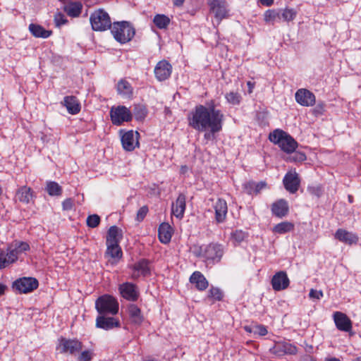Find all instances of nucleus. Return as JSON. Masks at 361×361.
Returning <instances> with one entry per match:
<instances>
[{
  "mask_svg": "<svg viewBox=\"0 0 361 361\" xmlns=\"http://www.w3.org/2000/svg\"><path fill=\"white\" fill-rule=\"evenodd\" d=\"M32 197L33 191L29 187L22 186L16 191V200L24 204H29L32 200Z\"/></svg>",
  "mask_w": 361,
  "mask_h": 361,
  "instance_id": "obj_29",
  "label": "nucleus"
},
{
  "mask_svg": "<svg viewBox=\"0 0 361 361\" xmlns=\"http://www.w3.org/2000/svg\"><path fill=\"white\" fill-rule=\"evenodd\" d=\"M82 344L76 339H67L61 338L59 340L58 349L61 353L75 355L82 350Z\"/></svg>",
  "mask_w": 361,
  "mask_h": 361,
  "instance_id": "obj_10",
  "label": "nucleus"
},
{
  "mask_svg": "<svg viewBox=\"0 0 361 361\" xmlns=\"http://www.w3.org/2000/svg\"><path fill=\"white\" fill-rule=\"evenodd\" d=\"M63 104L66 107L71 114H77L80 111V104L75 96H66L63 99Z\"/></svg>",
  "mask_w": 361,
  "mask_h": 361,
  "instance_id": "obj_27",
  "label": "nucleus"
},
{
  "mask_svg": "<svg viewBox=\"0 0 361 361\" xmlns=\"http://www.w3.org/2000/svg\"><path fill=\"white\" fill-rule=\"evenodd\" d=\"M189 281L192 284H194L195 288L200 291L206 290L209 286V282L207 279L200 271H198L192 274Z\"/></svg>",
  "mask_w": 361,
  "mask_h": 361,
  "instance_id": "obj_23",
  "label": "nucleus"
},
{
  "mask_svg": "<svg viewBox=\"0 0 361 361\" xmlns=\"http://www.w3.org/2000/svg\"><path fill=\"white\" fill-rule=\"evenodd\" d=\"M353 361H361V357H358L355 358V360H353Z\"/></svg>",
  "mask_w": 361,
  "mask_h": 361,
  "instance_id": "obj_64",
  "label": "nucleus"
},
{
  "mask_svg": "<svg viewBox=\"0 0 361 361\" xmlns=\"http://www.w3.org/2000/svg\"><path fill=\"white\" fill-rule=\"evenodd\" d=\"M266 186L267 184L265 182L261 181L257 183L255 182V194H258Z\"/></svg>",
  "mask_w": 361,
  "mask_h": 361,
  "instance_id": "obj_55",
  "label": "nucleus"
},
{
  "mask_svg": "<svg viewBox=\"0 0 361 361\" xmlns=\"http://www.w3.org/2000/svg\"><path fill=\"white\" fill-rule=\"evenodd\" d=\"M260 2L262 5L269 6L272 5L274 3V0H260Z\"/></svg>",
  "mask_w": 361,
  "mask_h": 361,
  "instance_id": "obj_58",
  "label": "nucleus"
},
{
  "mask_svg": "<svg viewBox=\"0 0 361 361\" xmlns=\"http://www.w3.org/2000/svg\"><path fill=\"white\" fill-rule=\"evenodd\" d=\"M223 295L221 290L218 288L212 287L208 293V298H213L216 300H221Z\"/></svg>",
  "mask_w": 361,
  "mask_h": 361,
  "instance_id": "obj_45",
  "label": "nucleus"
},
{
  "mask_svg": "<svg viewBox=\"0 0 361 361\" xmlns=\"http://www.w3.org/2000/svg\"><path fill=\"white\" fill-rule=\"evenodd\" d=\"M186 208V197L184 194L180 193L178 196L175 202L172 203L171 213L176 218L181 219L184 216Z\"/></svg>",
  "mask_w": 361,
  "mask_h": 361,
  "instance_id": "obj_19",
  "label": "nucleus"
},
{
  "mask_svg": "<svg viewBox=\"0 0 361 361\" xmlns=\"http://www.w3.org/2000/svg\"><path fill=\"white\" fill-rule=\"evenodd\" d=\"M247 86L249 87V89H250L249 92H252V89L253 88L254 85L250 81H248Z\"/></svg>",
  "mask_w": 361,
  "mask_h": 361,
  "instance_id": "obj_61",
  "label": "nucleus"
},
{
  "mask_svg": "<svg viewBox=\"0 0 361 361\" xmlns=\"http://www.w3.org/2000/svg\"><path fill=\"white\" fill-rule=\"evenodd\" d=\"M119 292L123 298L129 301H136L139 296L137 286L129 282H126L119 286Z\"/></svg>",
  "mask_w": 361,
  "mask_h": 361,
  "instance_id": "obj_14",
  "label": "nucleus"
},
{
  "mask_svg": "<svg viewBox=\"0 0 361 361\" xmlns=\"http://www.w3.org/2000/svg\"><path fill=\"white\" fill-rule=\"evenodd\" d=\"M117 91L119 94L129 96L132 94V87L126 80H121L117 84Z\"/></svg>",
  "mask_w": 361,
  "mask_h": 361,
  "instance_id": "obj_36",
  "label": "nucleus"
},
{
  "mask_svg": "<svg viewBox=\"0 0 361 361\" xmlns=\"http://www.w3.org/2000/svg\"><path fill=\"white\" fill-rule=\"evenodd\" d=\"M106 257H110L115 261L119 260L123 255L122 250L118 243L116 245H106V251L105 252Z\"/></svg>",
  "mask_w": 361,
  "mask_h": 361,
  "instance_id": "obj_32",
  "label": "nucleus"
},
{
  "mask_svg": "<svg viewBox=\"0 0 361 361\" xmlns=\"http://www.w3.org/2000/svg\"><path fill=\"white\" fill-rule=\"evenodd\" d=\"M267 329L264 325L256 326L254 331L255 334H257L259 336H265L267 334Z\"/></svg>",
  "mask_w": 361,
  "mask_h": 361,
  "instance_id": "obj_53",
  "label": "nucleus"
},
{
  "mask_svg": "<svg viewBox=\"0 0 361 361\" xmlns=\"http://www.w3.org/2000/svg\"><path fill=\"white\" fill-rule=\"evenodd\" d=\"M62 207L63 210H71L73 207V200L71 198H67L62 202Z\"/></svg>",
  "mask_w": 361,
  "mask_h": 361,
  "instance_id": "obj_50",
  "label": "nucleus"
},
{
  "mask_svg": "<svg viewBox=\"0 0 361 361\" xmlns=\"http://www.w3.org/2000/svg\"><path fill=\"white\" fill-rule=\"evenodd\" d=\"M30 249V245L27 242L14 240L8 246L6 252L0 250V269L16 262L20 255Z\"/></svg>",
  "mask_w": 361,
  "mask_h": 361,
  "instance_id": "obj_2",
  "label": "nucleus"
},
{
  "mask_svg": "<svg viewBox=\"0 0 361 361\" xmlns=\"http://www.w3.org/2000/svg\"><path fill=\"white\" fill-rule=\"evenodd\" d=\"M90 20L92 28L94 31H104L111 27L112 23L109 15L102 8L93 12Z\"/></svg>",
  "mask_w": 361,
  "mask_h": 361,
  "instance_id": "obj_6",
  "label": "nucleus"
},
{
  "mask_svg": "<svg viewBox=\"0 0 361 361\" xmlns=\"http://www.w3.org/2000/svg\"><path fill=\"white\" fill-rule=\"evenodd\" d=\"M46 191L50 196H60L62 194L63 189L55 181H48L47 183Z\"/></svg>",
  "mask_w": 361,
  "mask_h": 361,
  "instance_id": "obj_34",
  "label": "nucleus"
},
{
  "mask_svg": "<svg viewBox=\"0 0 361 361\" xmlns=\"http://www.w3.org/2000/svg\"><path fill=\"white\" fill-rule=\"evenodd\" d=\"M170 21V18L164 14H157L153 18V23L159 29H166Z\"/></svg>",
  "mask_w": 361,
  "mask_h": 361,
  "instance_id": "obj_35",
  "label": "nucleus"
},
{
  "mask_svg": "<svg viewBox=\"0 0 361 361\" xmlns=\"http://www.w3.org/2000/svg\"><path fill=\"white\" fill-rule=\"evenodd\" d=\"M123 233L121 229H120L116 226H111L106 235V245H114L120 243V240L122 239Z\"/></svg>",
  "mask_w": 361,
  "mask_h": 361,
  "instance_id": "obj_25",
  "label": "nucleus"
},
{
  "mask_svg": "<svg viewBox=\"0 0 361 361\" xmlns=\"http://www.w3.org/2000/svg\"><path fill=\"white\" fill-rule=\"evenodd\" d=\"M325 361H341V360L336 357H330V358H326L325 360Z\"/></svg>",
  "mask_w": 361,
  "mask_h": 361,
  "instance_id": "obj_62",
  "label": "nucleus"
},
{
  "mask_svg": "<svg viewBox=\"0 0 361 361\" xmlns=\"http://www.w3.org/2000/svg\"><path fill=\"white\" fill-rule=\"evenodd\" d=\"M309 296L311 298L319 300L323 297V293L322 290L311 289L309 293Z\"/></svg>",
  "mask_w": 361,
  "mask_h": 361,
  "instance_id": "obj_54",
  "label": "nucleus"
},
{
  "mask_svg": "<svg viewBox=\"0 0 361 361\" xmlns=\"http://www.w3.org/2000/svg\"><path fill=\"white\" fill-rule=\"evenodd\" d=\"M307 191L317 197H319L323 193L322 188L319 185L308 186Z\"/></svg>",
  "mask_w": 361,
  "mask_h": 361,
  "instance_id": "obj_46",
  "label": "nucleus"
},
{
  "mask_svg": "<svg viewBox=\"0 0 361 361\" xmlns=\"http://www.w3.org/2000/svg\"><path fill=\"white\" fill-rule=\"evenodd\" d=\"M147 109L145 106L141 104H136L134 105L133 109V114L137 121H142L143 120L146 116H147Z\"/></svg>",
  "mask_w": 361,
  "mask_h": 361,
  "instance_id": "obj_40",
  "label": "nucleus"
},
{
  "mask_svg": "<svg viewBox=\"0 0 361 361\" xmlns=\"http://www.w3.org/2000/svg\"><path fill=\"white\" fill-rule=\"evenodd\" d=\"M95 308L99 315H115L118 311V303L116 300L109 295H104L97 299Z\"/></svg>",
  "mask_w": 361,
  "mask_h": 361,
  "instance_id": "obj_5",
  "label": "nucleus"
},
{
  "mask_svg": "<svg viewBox=\"0 0 361 361\" xmlns=\"http://www.w3.org/2000/svg\"><path fill=\"white\" fill-rule=\"evenodd\" d=\"M215 211V221L216 224L224 223L226 220L228 207L226 200L223 199H218L214 204Z\"/></svg>",
  "mask_w": 361,
  "mask_h": 361,
  "instance_id": "obj_21",
  "label": "nucleus"
},
{
  "mask_svg": "<svg viewBox=\"0 0 361 361\" xmlns=\"http://www.w3.org/2000/svg\"><path fill=\"white\" fill-rule=\"evenodd\" d=\"M225 0H209V4L211 10L219 6L220 4H224Z\"/></svg>",
  "mask_w": 361,
  "mask_h": 361,
  "instance_id": "obj_56",
  "label": "nucleus"
},
{
  "mask_svg": "<svg viewBox=\"0 0 361 361\" xmlns=\"http://www.w3.org/2000/svg\"><path fill=\"white\" fill-rule=\"evenodd\" d=\"M271 286L275 291L286 289L290 284L289 279L284 271L276 272L271 279Z\"/></svg>",
  "mask_w": 361,
  "mask_h": 361,
  "instance_id": "obj_16",
  "label": "nucleus"
},
{
  "mask_svg": "<svg viewBox=\"0 0 361 361\" xmlns=\"http://www.w3.org/2000/svg\"><path fill=\"white\" fill-rule=\"evenodd\" d=\"M148 211L149 209L147 206L145 205L140 207L137 212L136 220L139 222L142 221L146 216Z\"/></svg>",
  "mask_w": 361,
  "mask_h": 361,
  "instance_id": "obj_47",
  "label": "nucleus"
},
{
  "mask_svg": "<svg viewBox=\"0 0 361 361\" xmlns=\"http://www.w3.org/2000/svg\"><path fill=\"white\" fill-rule=\"evenodd\" d=\"M54 20L57 26H61V25H63L67 22V20L66 19L65 16L61 13L56 15Z\"/></svg>",
  "mask_w": 361,
  "mask_h": 361,
  "instance_id": "obj_52",
  "label": "nucleus"
},
{
  "mask_svg": "<svg viewBox=\"0 0 361 361\" xmlns=\"http://www.w3.org/2000/svg\"><path fill=\"white\" fill-rule=\"evenodd\" d=\"M100 221L99 215L92 214L87 216L86 222L88 227L94 228L99 225Z\"/></svg>",
  "mask_w": 361,
  "mask_h": 361,
  "instance_id": "obj_43",
  "label": "nucleus"
},
{
  "mask_svg": "<svg viewBox=\"0 0 361 361\" xmlns=\"http://www.w3.org/2000/svg\"><path fill=\"white\" fill-rule=\"evenodd\" d=\"M292 159L294 161H303L306 159V155L304 152H295L294 155L292 157Z\"/></svg>",
  "mask_w": 361,
  "mask_h": 361,
  "instance_id": "obj_51",
  "label": "nucleus"
},
{
  "mask_svg": "<svg viewBox=\"0 0 361 361\" xmlns=\"http://www.w3.org/2000/svg\"><path fill=\"white\" fill-rule=\"evenodd\" d=\"M82 4L80 1H72L64 6L65 12L71 17H78L82 11Z\"/></svg>",
  "mask_w": 361,
  "mask_h": 361,
  "instance_id": "obj_31",
  "label": "nucleus"
},
{
  "mask_svg": "<svg viewBox=\"0 0 361 361\" xmlns=\"http://www.w3.org/2000/svg\"><path fill=\"white\" fill-rule=\"evenodd\" d=\"M224 255V250L221 245L211 243L202 250V257L208 264H215L220 262Z\"/></svg>",
  "mask_w": 361,
  "mask_h": 361,
  "instance_id": "obj_8",
  "label": "nucleus"
},
{
  "mask_svg": "<svg viewBox=\"0 0 361 361\" xmlns=\"http://www.w3.org/2000/svg\"><path fill=\"white\" fill-rule=\"evenodd\" d=\"M295 100L302 106H311L315 104V96L306 89H300L295 92Z\"/></svg>",
  "mask_w": 361,
  "mask_h": 361,
  "instance_id": "obj_18",
  "label": "nucleus"
},
{
  "mask_svg": "<svg viewBox=\"0 0 361 361\" xmlns=\"http://www.w3.org/2000/svg\"><path fill=\"white\" fill-rule=\"evenodd\" d=\"M227 102L233 105L239 104L241 97L238 92H230L225 95Z\"/></svg>",
  "mask_w": 361,
  "mask_h": 361,
  "instance_id": "obj_42",
  "label": "nucleus"
},
{
  "mask_svg": "<svg viewBox=\"0 0 361 361\" xmlns=\"http://www.w3.org/2000/svg\"><path fill=\"white\" fill-rule=\"evenodd\" d=\"M224 121V114L216 109L213 100L206 105L195 106L188 115V126L199 132H205L204 138L207 140L216 138V134L222 130Z\"/></svg>",
  "mask_w": 361,
  "mask_h": 361,
  "instance_id": "obj_1",
  "label": "nucleus"
},
{
  "mask_svg": "<svg viewBox=\"0 0 361 361\" xmlns=\"http://www.w3.org/2000/svg\"><path fill=\"white\" fill-rule=\"evenodd\" d=\"M246 237V233L241 230H236L231 233V239L233 241L240 243Z\"/></svg>",
  "mask_w": 361,
  "mask_h": 361,
  "instance_id": "obj_44",
  "label": "nucleus"
},
{
  "mask_svg": "<svg viewBox=\"0 0 361 361\" xmlns=\"http://www.w3.org/2000/svg\"><path fill=\"white\" fill-rule=\"evenodd\" d=\"M296 16V12L292 8H286L281 11V20L283 19L284 21H291Z\"/></svg>",
  "mask_w": 361,
  "mask_h": 361,
  "instance_id": "obj_41",
  "label": "nucleus"
},
{
  "mask_svg": "<svg viewBox=\"0 0 361 361\" xmlns=\"http://www.w3.org/2000/svg\"><path fill=\"white\" fill-rule=\"evenodd\" d=\"M269 139L287 154L295 152L298 146L297 141L291 135L281 129H276L270 133Z\"/></svg>",
  "mask_w": 361,
  "mask_h": 361,
  "instance_id": "obj_3",
  "label": "nucleus"
},
{
  "mask_svg": "<svg viewBox=\"0 0 361 361\" xmlns=\"http://www.w3.org/2000/svg\"><path fill=\"white\" fill-rule=\"evenodd\" d=\"M245 330L247 332H252V329L249 326H245Z\"/></svg>",
  "mask_w": 361,
  "mask_h": 361,
  "instance_id": "obj_63",
  "label": "nucleus"
},
{
  "mask_svg": "<svg viewBox=\"0 0 361 361\" xmlns=\"http://www.w3.org/2000/svg\"><path fill=\"white\" fill-rule=\"evenodd\" d=\"M264 16L266 22L274 23L281 20V11L268 10L265 12Z\"/></svg>",
  "mask_w": 361,
  "mask_h": 361,
  "instance_id": "obj_39",
  "label": "nucleus"
},
{
  "mask_svg": "<svg viewBox=\"0 0 361 361\" xmlns=\"http://www.w3.org/2000/svg\"><path fill=\"white\" fill-rule=\"evenodd\" d=\"M271 212L277 217L282 218L288 212V205L285 200L281 199L271 205Z\"/></svg>",
  "mask_w": 361,
  "mask_h": 361,
  "instance_id": "obj_26",
  "label": "nucleus"
},
{
  "mask_svg": "<svg viewBox=\"0 0 361 361\" xmlns=\"http://www.w3.org/2000/svg\"><path fill=\"white\" fill-rule=\"evenodd\" d=\"M303 361H316L312 356L306 355L303 358Z\"/></svg>",
  "mask_w": 361,
  "mask_h": 361,
  "instance_id": "obj_59",
  "label": "nucleus"
},
{
  "mask_svg": "<svg viewBox=\"0 0 361 361\" xmlns=\"http://www.w3.org/2000/svg\"><path fill=\"white\" fill-rule=\"evenodd\" d=\"M269 351L276 357H282L284 355H295L298 348L295 345L287 342H276Z\"/></svg>",
  "mask_w": 361,
  "mask_h": 361,
  "instance_id": "obj_11",
  "label": "nucleus"
},
{
  "mask_svg": "<svg viewBox=\"0 0 361 361\" xmlns=\"http://www.w3.org/2000/svg\"><path fill=\"white\" fill-rule=\"evenodd\" d=\"M28 29L31 34L37 38L46 39L52 34L51 30H45L42 25L35 23L30 24Z\"/></svg>",
  "mask_w": 361,
  "mask_h": 361,
  "instance_id": "obj_30",
  "label": "nucleus"
},
{
  "mask_svg": "<svg viewBox=\"0 0 361 361\" xmlns=\"http://www.w3.org/2000/svg\"><path fill=\"white\" fill-rule=\"evenodd\" d=\"M128 314L131 322L135 324H140L143 320L141 314L140 309L134 304H131L128 307Z\"/></svg>",
  "mask_w": 361,
  "mask_h": 361,
  "instance_id": "obj_33",
  "label": "nucleus"
},
{
  "mask_svg": "<svg viewBox=\"0 0 361 361\" xmlns=\"http://www.w3.org/2000/svg\"><path fill=\"white\" fill-rule=\"evenodd\" d=\"M110 117L114 125L121 126L124 122L130 121L133 114L125 106H113L110 110Z\"/></svg>",
  "mask_w": 361,
  "mask_h": 361,
  "instance_id": "obj_7",
  "label": "nucleus"
},
{
  "mask_svg": "<svg viewBox=\"0 0 361 361\" xmlns=\"http://www.w3.org/2000/svg\"><path fill=\"white\" fill-rule=\"evenodd\" d=\"M334 320L338 330L345 332H348L351 330L352 322L344 313L341 312H334Z\"/></svg>",
  "mask_w": 361,
  "mask_h": 361,
  "instance_id": "obj_20",
  "label": "nucleus"
},
{
  "mask_svg": "<svg viewBox=\"0 0 361 361\" xmlns=\"http://www.w3.org/2000/svg\"><path fill=\"white\" fill-rule=\"evenodd\" d=\"M284 188L290 193H295L300 187V180L296 171H288L283 179Z\"/></svg>",
  "mask_w": 361,
  "mask_h": 361,
  "instance_id": "obj_12",
  "label": "nucleus"
},
{
  "mask_svg": "<svg viewBox=\"0 0 361 361\" xmlns=\"http://www.w3.org/2000/svg\"><path fill=\"white\" fill-rule=\"evenodd\" d=\"M120 322L118 320L109 315H98L96 319V327L106 331L111 330L115 327H118Z\"/></svg>",
  "mask_w": 361,
  "mask_h": 361,
  "instance_id": "obj_17",
  "label": "nucleus"
},
{
  "mask_svg": "<svg viewBox=\"0 0 361 361\" xmlns=\"http://www.w3.org/2000/svg\"><path fill=\"white\" fill-rule=\"evenodd\" d=\"M244 191L248 195L255 194V182L248 181L243 185Z\"/></svg>",
  "mask_w": 361,
  "mask_h": 361,
  "instance_id": "obj_48",
  "label": "nucleus"
},
{
  "mask_svg": "<svg viewBox=\"0 0 361 361\" xmlns=\"http://www.w3.org/2000/svg\"><path fill=\"white\" fill-rule=\"evenodd\" d=\"M294 228V225L288 221H283L274 226L273 228V232L279 234H283L289 232Z\"/></svg>",
  "mask_w": 361,
  "mask_h": 361,
  "instance_id": "obj_37",
  "label": "nucleus"
},
{
  "mask_svg": "<svg viewBox=\"0 0 361 361\" xmlns=\"http://www.w3.org/2000/svg\"><path fill=\"white\" fill-rule=\"evenodd\" d=\"M150 273L149 267V262L147 259H141L134 264L133 272L132 274L133 279H135L140 276H146Z\"/></svg>",
  "mask_w": 361,
  "mask_h": 361,
  "instance_id": "obj_24",
  "label": "nucleus"
},
{
  "mask_svg": "<svg viewBox=\"0 0 361 361\" xmlns=\"http://www.w3.org/2000/svg\"><path fill=\"white\" fill-rule=\"evenodd\" d=\"M38 285V281L35 278L23 277L16 280L12 287L19 293H27L37 289Z\"/></svg>",
  "mask_w": 361,
  "mask_h": 361,
  "instance_id": "obj_9",
  "label": "nucleus"
},
{
  "mask_svg": "<svg viewBox=\"0 0 361 361\" xmlns=\"http://www.w3.org/2000/svg\"><path fill=\"white\" fill-rule=\"evenodd\" d=\"M172 233L173 229L168 223L161 224L158 229L159 240L164 244L169 243L171 241Z\"/></svg>",
  "mask_w": 361,
  "mask_h": 361,
  "instance_id": "obj_28",
  "label": "nucleus"
},
{
  "mask_svg": "<svg viewBox=\"0 0 361 361\" xmlns=\"http://www.w3.org/2000/svg\"><path fill=\"white\" fill-rule=\"evenodd\" d=\"M185 0H173V4L176 7H180L183 5Z\"/></svg>",
  "mask_w": 361,
  "mask_h": 361,
  "instance_id": "obj_57",
  "label": "nucleus"
},
{
  "mask_svg": "<svg viewBox=\"0 0 361 361\" xmlns=\"http://www.w3.org/2000/svg\"><path fill=\"white\" fill-rule=\"evenodd\" d=\"M212 11L214 13L215 18L219 20H221L223 18H226V2L224 1V4H220L219 6L213 8Z\"/></svg>",
  "mask_w": 361,
  "mask_h": 361,
  "instance_id": "obj_38",
  "label": "nucleus"
},
{
  "mask_svg": "<svg viewBox=\"0 0 361 361\" xmlns=\"http://www.w3.org/2000/svg\"><path fill=\"white\" fill-rule=\"evenodd\" d=\"M154 72L159 81H164L170 77L172 66L167 61L161 60L157 63Z\"/></svg>",
  "mask_w": 361,
  "mask_h": 361,
  "instance_id": "obj_15",
  "label": "nucleus"
},
{
  "mask_svg": "<svg viewBox=\"0 0 361 361\" xmlns=\"http://www.w3.org/2000/svg\"><path fill=\"white\" fill-rule=\"evenodd\" d=\"M334 238L339 241L345 243L347 245H351L353 244H356L358 242V236L352 233L349 232L343 228H338L335 234Z\"/></svg>",
  "mask_w": 361,
  "mask_h": 361,
  "instance_id": "obj_22",
  "label": "nucleus"
},
{
  "mask_svg": "<svg viewBox=\"0 0 361 361\" xmlns=\"http://www.w3.org/2000/svg\"><path fill=\"white\" fill-rule=\"evenodd\" d=\"M92 358V353L90 350L82 351L78 356V361H91Z\"/></svg>",
  "mask_w": 361,
  "mask_h": 361,
  "instance_id": "obj_49",
  "label": "nucleus"
},
{
  "mask_svg": "<svg viewBox=\"0 0 361 361\" xmlns=\"http://www.w3.org/2000/svg\"><path fill=\"white\" fill-rule=\"evenodd\" d=\"M111 32L114 39L121 44L130 42L135 35L134 27L128 21L113 23Z\"/></svg>",
  "mask_w": 361,
  "mask_h": 361,
  "instance_id": "obj_4",
  "label": "nucleus"
},
{
  "mask_svg": "<svg viewBox=\"0 0 361 361\" xmlns=\"http://www.w3.org/2000/svg\"><path fill=\"white\" fill-rule=\"evenodd\" d=\"M140 133L137 131L129 130L126 132L121 137V143L123 149L126 151H133L139 146L138 138Z\"/></svg>",
  "mask_w": 361,
  "mask_h": 361,
  "instance_id": "obj_13",
  "label": "nucleus"
},
{
  "mask_svg": "<svg viewBox=\"0 0 361 361\" xmlns=\"http://www.w3.org/2000/svg\"><path fill=\"white\" fill-rule=\"evenodd\" d=\"M6 290V286L1 283H0V296L4 293Z\"/></svg>",
  "mask_w": 361,
  "mask_h": 361,
  "instance_id": "obj_60",
  "label": "nucleus"
}]
</instances>
